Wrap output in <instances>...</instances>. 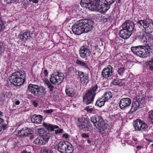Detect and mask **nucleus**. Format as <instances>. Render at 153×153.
<instances>
[{
	"instance_id": "nucleus-1",
	"label": "nucleus",
	"mask_w": 153,
	"mask_h": 153,
	"mask_svg": "<svg viewBox=\"0 0 153 153\" xmlns=\"http://www.w3.org/2000/svg\"><path fill=\"white\" fill-rule=\"evenodd\" d=\"M122 27V29L119 32V36L123 39H127L132 33L134 30V24L131 21H128L123 24Z\"/></svg>"
},
{
	"instance_id": "nucleus-2",
	"label": "nucleus",
	"mask_w": 153,
	"mask_h": 153,
	"mask_svg": "<svg viewBox=\"0 0 153 153\" xmlns=\"http://www.w3.org/2000/svg\"><path fill=\"white\" fill-rule=\"evenodd\" d=\"M25 76V74L24 72L16 71L12 74L9 78V80L12 84L19 86L24 84Z\"/></svg>"
},
{
	"instance_id": "nucleus-3",
	"label": "nucleus",
	"mask_w": 153,
	"mask_h": 153,
	"mask_svg": "<svg viewBox=\"0 0 153 153\" xmlns=\"http://www.w3.org/2000/svg\"><path fill=\"white\" fill-rule=\"evenodd\" d=\"M91 3V5L89 9L93 11H99L104 13L106 12L109 8V7L106 5V3H103L100 0H93Z\"/></svg>"
},
{
	"instance_id": "nucleus-4",
	"label": "nucleus",
	"mask_w": 153,
	"mask_h": 153,
	"mask_svg": "<svg viewBox=\"0 0 153 153\" xmlns=\"http://www.w3.org/2000/svg\"><path fill=\"white\" fill-rule=\"evenodd\" d=\"M131 50L134 54L142 57L148 56L152 53L150 47L144 46L133 47L131 48Z\"/></svg>"
},
{
	"instance_id": "nucleus-5",
	"label": "nucleus",
	"mask_w": 153,
	"mask_h": 153,
	"mask_svg": "<svg viewBox=\"0 0 153 153\" xmlns=\"http://www.w3.org/2000/svg\"><path fill=\"white\" fill-rule=\"evenodd\" d=\"M27 89L29 92L39 97H44L46 94L45 88L44 86L39 87L37 85L30 84Z\"/></svg>"
},
{
	"instance_id": "nucleus-6",
	"label": "nucleus",
	"mask_w": 153,
	"mask_h": 153,
	"mask_svg": "<svg viewBox=\"0 0 153 153\" xmlns=\"http://www.w3.org/2000/svg\"><path fill=\"white\" fill-rule=\"evenodd\" d=\"M91 120L95 127L99 130V132L100 134H103L105 133L106 126L102 118L96 115L91 117Z\"/></svg>"
},
{
	"instance_id": "nucleus-7",
	"label": "nucleus",
	"mask_w": 153,
	"mask_h": 153,
	"mask_svg": "<svg viewBox=\"0 0 153 153\" xmlns=\"http://www.w3.org/2000/svg\"><path fill=\"white\" fill-rule=\"evenodd\" d=\"M137 25L147 34H150L153 32V24L150 20L139 21L137 22Z\"/></svg>"
},
{
	"instance_id": "nucleus-8",
	"label": "nucleus",
	"mask_w": 153,
	"mask_h": 153,
	"mask_svg": "<svg viewBox=\"0 0 153 153\" xmlns=\"http://www.w3.org/2000/svg\"><path fill=\"white\" fill-rule=\"evenodd\" d=\"M97 88V85H96L86 91V95L83 98L85 103L86 105H88L92 102L96 95Z\"/></svg>"
},
{
	"instance_id": "nucleus-9",
	"label": "nucleus",
	"mask_w": 153,
	"mask_h": 153,
	"mask_svg": "<svg viewBox=\"0 0 153 153\" xmlns=\"http://www.w3.org/2000/svg\"><path fill=\"white\" fill-rule=\"evenodd\" d=\"M64 74L62 73L57 72L52 74L50 78V81L53 85L60 83L64 79Z\"/></svg>"
},
{
	"instance_id": "nucleus-10",
	"label": "nucleus",
	"mask_w": 153,
	"mask_h": 153,
	"mask_svg": "<svg viewBox=\"0 0 153 153\" xmlns=\"http://www.w3.org/2000/svg\"><path fill=\"white\" fill-rule=\"evenodd\" d=\"M88 21L87 19H82L77 21V35H80L83 33L85 25L88 23Z\"/></svg>"
},
{
	"instance_id": "nucleus-11",
	"label": "nucleus",
	"mask_w": 153,
	"mask_h": 153,
	"mask_svg": "<svg viewBox=\"0 0 153 153\" xmlns=\"http://www.w3.org/2000/svg\"><path fill=\"white\" fill-rule=\"evenodd\" d=\"M131 103L130 99L127 98H123L120 101L119 106L122 109L125 110L130 106Z\"/></svg>"
},
{
	"instance_id": "nucleus-12",
	"label": "nucleus",
	"mask_w": 153,
	"mask_h": 153,
	"mask_svg": "<svg viewBox=\"0 0 153 153\" xmlns=\"http://www.w3.org/2000/svg\"><path fill=\"white\" fill-rule=\"evenodd\" d=\"M78 75L79 77L80 78L82 84L83 85H86L89 81V77L88 75L82 72H79Z\"/></svg>"
},
{
	"instance_id": "nucleus-13",
	"label": "nucleus",
	"mask_w": 153,
	"mask_h": 153,
	"mask_svg": "<svg viewBox=\"0 0 153 153\" xmlns=\"http://www.w3.org/2000/svg\"><path fill=\"white\" fill-rule=\"evenodd\" d=\"M32 131L28 128H22L19 130L17 133V135L21 137H28L31 134Z\"/></svg>"
},
{
	"instance_id": "nucleus-14",
	"label": "nucleus",
	"mask_w": 153,
	"mask_h": 153,
	"mask_svg": "<svg viewBox=\"0 0 153 153\" xmlns=\"http://www.w3.org/2000/svg\"><path fill=\"white\" fill-rule=\"evenodd\" d=\"M139 39L140 42L144 44H146L147 43V45H149L150 43L151 44L153 42V39L146 35L140 36Z\"/></svg>"
},
{
	"instance_id": "nucleus-15",
	"label": "nucleus",
	"mask_w": 153,
	"mask_h": 153,
	"mask_svg": "<svg viewBox=\"0 0 153 153\" xmlns=\"http://www.w3.org/2000/svg\"><path fill=\"white\" fill-rule=\"evenodd\" d=\"M67 144H69V142L67 141L60 142L56 145V148L55 149L59 152L63 153Z\"/></svg>"
},
{
	"instance_id": "nucleus-16",
	"label": "nucleus",
	"mask_w": 153,
	"mask_h": 153,
	"mask_svg": "<svg viewBox=\"0 0 153 153\" xmlns=\"http://www.w3.org/2000/svg\"><path fill=\"white\" fill-rule=\"evenodd\" d=\"M79 53L80 56L83 58H84L89 56L90 52L89 50L86 47L83 46L80 48Z\"/></svg>"
},
{
	"instance_id": "nucleus-17",
	"label": "nucleus",
	"mask_w": 153,
	"mask_h": 153,
	"mask_svg": "<svg viewBox=\"0 0 153 153\" xmlns=\"http://www.w3.org/2000/svg\"><path fill=\"white\" fill-rule=\"evenodd\" d=\"M142 104L139 101H135L132 102L131 108L130 110L129 113H132L137 110L138 108H142Z\"/></svg>"
},
{
	"instance_id": "nucleus-18",
	"label": "nucleus",
	"mask_w": 153,
	"mask_h": 153,
	"mask_svg": "<svg viewBox=\"0 0 153 153\" xmlns=\"http://www.w3.org/2000/svg\"><path fill=\"white\" fill-rule=\"evenodd\" d=\"M113 68H105L102 71V75L103 77L107 78L111 76L112 74V71Z\"/></svg>"
},
{
	"instance_id": "nucleus-19",
	"label": "nucleus",
	"mask_w": 153,
	"mask_h": 153,
	"mask_svg": "<svg viewBox=\"0 0 153 153\" xmlns=\"http://www.w3.org/2000/svg\"><path fill=\"white\" fill-rule=\"evenodd\" d=\"M30 118L32 122L37 124L40 123L43 119V117L41 115L36 114L33 115Z\"/></svg>"
},
{
	"instance_id": "nucleus-20",
	"label": "nucleus",
	"mask_w": 153,
	"mask_h": 153,
	"mask_svg": "<svg viewBox=\"0 0 153 153\" xmlns=\"http://www.w3.org/2000/svg\"><path fill=\"white\" fill-rule=\"evenodd\" d=\"M78 120L79 122L78 123V127L80 129L83 130L85 127V126L87 124L86 122H85V118H78Z\"/></svg>"
},
{
	"instance_id": "nucleus-21",
	"label": "nucleus",
	"mask_w": 153,
	"mask_h": 153,
	"mask_svg": "<svg viewBox=\"0 0 153 153\" xmlns=\"http://www.w3.org/2000/svg\"><path fill=\"white\" fill-rule=\"evenodd\" d=\"M43 125L49 131H53L54 129H58L59 128L57 126L45 123H44Z\"/></svg>"
},
{
	"instance_id": "nucleus-22",
	"label": "nucleus",
	"mask_w": 153,
	"mask_h": 153,
	"mask_svg": "<svg viewBox=\"0 0 153 153\" xmlns=\"http://www.w3.org/2000/svg\"><path fill=\"white\" fill-rule=\"evenodd\" d=\"M19 37L23 42L26 41L30 37V33L29 32H26L23 34L19 35Z\"/></svg>"
},
{
	"instance_id": "nucleus-23",
	"label": "nucleus",
	"mask_w": 153,
	"mask_h": 153,
	"mask_svg": "<svg viewBox=\"0 0 153 153\" xmlns=\"http://www.w3.org/2000/svg\"><path fill=\"white\" fill-rule=\"evenodd\" d=\"M88 23H86L85 25L83 28V33H87L90 31L91 29L92 25L91 24V21L88 19Z\"/></svg>"
},
{
	"instance_id": "nucleus-24",
	"label": "nucleus",
	"mask_w": 153,
	"mask_h": 153,
	"mask_svg": "<svg viewBox=\"0 0 153 153\" xmlns=\"http://www.w3.org/2000/svg\"><path fill=\"white\" fill-rule=\"evenodd\" d=\"M93 0H81L80 4L82 7L88 8L90 9V7L91 5V2Z\"/></svg>"
},
{
	"instance_id": "nucleus-25",
	"label": "nucleus",
	"mask_w": 153,
	"mask_h": 153,
	"mask_svg": "<svg viewBox=\"0 0 153 153\" xmlns=\"http://www.w3.org/2000/svg\"><path fill=\"white\" fill-rule=\"evenodd\" d=\"M143 121L140 119H137L134 121L133 125L136 131H139L141 125Z\"/></svg>"
},
{
	"instance_id": "nucleus-26",
	"label": "nucleus",
	"mask_w": 153,
	"mask_h": 153,
	"mask_svg": "<svg viewBox=\"0 0 153 153\" xmlns=\"http://www.w3.org/2000/svg\"><path fill=\"white\" fill-rule=\"evenodd\" d=\"M112 97V94L109 91L106 92L105 93L104 95L102 97L106 102L110 100Z\"/></svg>"
},
{
	"instance_id": "nucleus-27",
	"label": "nucleus",
	"mask_w": 153,
	"mask_h": 153,
	"mask_svg": "<svg viewBox=\"0 0 153 153\" xmlns=\"http://www.w3.org/2000/svg\"><path fill=\"white\" fill-rule=\"evenodd\" d=\"M65 150L63 153H71L73 150V147L72 145L69 142V144H67Z\"/></svg>"
},
{
	"instance_id": "nucleus-28",
	"label": "nucleus",
	"mask_w": 153,
	"mask_h": 153,
	"mask_svg": "<svg viewBox=\"0 0 153 153\" xmlns=\"http://www.w3.org/2000/svg\"><path fill=\"white\" fill-rule=\"evenodd\" d=\"M33 143L36 145H42L45 144L41 136L38 137L34 141Z\"/></svg>"
},
{
	"instance_id": "nucleus-29",
	"label": "nucleus",
	"mask_w": 153,
	"mask_h": 153,
	"mask_svg": "<svg viewBox=\"0 0 153 153\" xmlns=\"http://www.w3.org/2000/svg\"><path fill=\"white\" fill-rule=\"evenodd\" d=\"M41 136L42 138L43 141L45 144L48 142L50 137V134L48 133L44 134Z\"/></svg>"
},
{
	"instance_id": "nucleus-30",
	"label": "nucleus",
	"mask_w": 153,
	"mask_h": 153,
	"mask_svg": "<svg viewBox=\"0 0 153 153\" xmlns=\"http://www.w3.org/2000/svg\"><path fill=\"white\" fill-rule=\"evenodd\" d=\"M148 128V125L144 121H143L139 131H147Z\"/></svg>"
},
{
	"instance_id": "nucleus-31",
	"label": "nucleus",
	"mask_w": 153,
	"mask_h": 153,
	"mask_svg": "<svg viewBox=\"0 0 153 153\" xmlns=\"http://www.w3.org/2000/svg\"><path fill=\"white\" fill-rule=\"evenodd\" d=\"M112 84L114 85L120 86L123 85L124 84V83L122 82V80L121 79H114L112 82Z\"/></svg>"
},
{
	"instance_id": "nucleus-32",
	"label": "nucleus",
	"mask_w": 153,
	"mask_h": 153,
	"mask_svg": "<svg viewBox=\"0 0 153 153\" xmlns=\"http://www.w3.org/2000/svg\"><path fill=\"white\" fill-rule=\"evenodd\" d=\"M106 101L102 97L101 98L97 100L96 103L95 105L99 107H101L103 106Z\"/></svg>"
},
{
	"instance_id": "nucleus-33",
	"label": "nucleus",
	"mask_w": 153,
	"mask_h": 153,
	"mask_svg": "<svg viewBox=\"0 0 153 153\" xmlns=\"http://www.w3.org/2000/svg\"><path fill=\"white\" fill-rule=\"evenodd\" d=\"M65 92L67 95L70 97H72L74 95V93L73 90L71 88H66Z\"/></svg>"
},
{
	"instance_id": "nucleus-34",
	"label": "nucleus",
	"mask_w": 153,
	"mask_h": 153,
	"mask_svg": "<svg viewBox=\"0 0 153 153\" xmlns=\"http://www.w3.org/2000/svg\"><path fill=\"white\" fill-rule=\"evenodd\" d=\"M45 83L48 86L49 88L50 91H52L53 90L54 86L49 82L48 80L46 81Z\"/></svg>"
},
{
	"instance_id": "nucleus-35",
	"label": "nucleus",
	"mask_w": 153,
	"mask_h": 153,
	"mask_svg": "<svg viewBox=\"0 0 153 153\" xmlns=\"http://www.w3.org/2000/svg\"><path fill=\"white\" fill-rule=\"evenodd\" d=\"M41 153H53V152L47 148H44L41 150Z\"/></svg>"
},
{
	"instance_id": "nucleus-36",
	"label": "nucleus",
	"mask_w": 153,
	"mask_h": 153,
	"mask_svg": "<svg viewBox=\"0 0 153 153\" xmlns=\"http://www.w3.org/2000/svg\"><path fill=\"white\" fill-rule=\"evenodd\" d=\"M7 128V125L4 123V121L0 125V129H1V131L2 129L4 130Z\"/></svg>"
},
{
	"instance_id": "nucleus-37",
	"label": "nucleus",
	"mask_w": 153,
	"mask_h": 153,
	"mask_svg": "<svg viewBox=\"0 0 153 153\" xmlns=\"http://www.w3.org/2000/svg\"><path fill=\"white\" fill-rule=\"evenodd\" d=\"M85 126V127L83 129L85 131H88L92 130V127L91 126L87 125V124Z\"/></svg>"
},
{
	"instance_id": "nucleus-38",
	"label": "nucleus",
	"mask_w": 153,
	"mask_h": 153,
	"mask_svg": "<svg viewBox=\"0 0 153 153\" xmlns=\"http://www.w3.org/2000/svg\"><path fill=\"white\" fill-rule=\"evenodd\" d=\"M54 111V110L52 109L46 110L43 111V112L49 115L51 114Z\"/></svg>"
},
{
	"instance_id": "nucleus-39",
	"label": "nucleus",
	"mask_w": 153,
	"mask_h": 153,
	"mask_svg": "<svg viewBox=\"0 0 153 153\" xmlns=\"http://www.w3.org/2000/svg\"><path fill=\"white\" fill-rule=\"evenodd\" d=\"M20 0H4V1L7 4H10L15 2L16 3H19Z\"/></svg>"
},
{
	"instance_id": "nucleus-40",
	"label": "nucleus",
	"mask_w": 153,
	"mask_h": 153,
	"mask_svg": "<svg viewBox=\"0 0 153 153\" xmlns=\"http://www.w3.org/2000/svg\"><path fill=\"white\" fill-rule=\"evenodd\" d=\"M115 1V0H105V1L106 2V5L110 7L109 5L114 3Z\"/></svg>"
},
{
	"instance_id": "nucleus-41",
	"label": "nucleus",
	"mask_w": 153,
	"mask_h": 153,
	"mask_svg": "<svg viewBox=\"0 0 153 153\" xmlns=\"http://www.w3.org/2000/svg\"><path fill=\"white\" fill-rule=\"evenodd\" d=\"M146 65L149 67H153V57L151 61L147 62Z\"/></svg>"
},
{
	"instance_id": "nucleus-42",
	"label": "nucleus",
	"mask_w": 153,
	"mask_h": 153,
	"mask_svg": "<svg viewBox=\"0 0 153 153\" xmlns=\"http://www.w3.org/2000/svg\"><path fill=\"white\" fill-rule=\"evenodd\" d=\"M77 64L79 66H83L85 67L86 66L85 63L79 60H77Z\"/></svg>"
},
{
	"instance_id": "nucleus-43",
	"label": "nucleus",
	"mask_w": 153,
	"mask_h": 153,
	"mask_svg": "<svg viewBox=\"0 0 153 153\" xmlns=\"http://www.w3.org/2000/svg\"><path fill=\"white\" fill-rule=\"evenodd\" d=\"M146 86L149 88H153V82L152 81L148 82Z\"/></svg>"
},
{
	"instance_id": "nucleus-44",
	"label": "nucleus",
	"mask_w": 153,
	"mask_h": 153,
	"mask_svg": "<svg viewBox=\"0 0 153 153\" xmlns=\"http://www.w3.org/2000/svg\"><path fill=\"white\" fill-rule=\"evenodd\" d=\"M125 70L124 68H120L118 70V72L119 74L121 75L123 74Z\"/></svg>"
},
{
	"instance_id": "nucleus-45",
	"label": "nucleus",
	"mask_w": 153,
	"mask_h": 153,
	"mask_svg": "<svg viewBox=\"0 0 153 153\" xmlns=\"http://www.w3.org/2000/svg\"><path fill=\"white\" fill-rule=\"evenodd\" d=\"M148 117L149 119L153 117V110H152L148 112Z\"/></svg>"
},
{
	"instance_id": "nucleus-46",
	"label": "nucleus",
	"mask_w": 153,
	"mask_h": 153,
	"mask_svg": "<svg viewBox=\"0 0 153 153\" xmlns=\"http://www.w3.org/2000/svg\"><path fill=\"white\" fill-rule=\"evenodd\" d=\"M76 25L75 24H74V25L72 27V30L74 33L75 34H76Z\"/></svg>"
},
{
	"instance_id": "nucleus-47",
	"label": "nucleus",
	"mask_w": 153,
	"mask_h": 153,
	"mask_svg": "<svg viewBox=\"0 0 153 153\" xmlns=\"http://www.w3.org/2000/svg\"><path fill=\"white\" fill-rule=\"evenodd\" d=\"M63 131V130L61 128H59L57 130H55V133L56 134H59L62 133Z\"/></svg>"
},
{
	"instance_id": "nucleus-48",
	"label": "nucleus",
	"mask_w": 153,
	"mask_h": 153,
	"mask_svg": "<svg viewBox=\"0 0 153 153\" xmlns=\"http://www.w3.org/2000/svg\"><path fill=\"white\" fill-rule=\"evenodd\" d=\"M85 109L87 111H89L90 112H91L93 110V109L92 108H89V106L86 107L85 108Z\"/></svg>"
},
{
	"instance_id": "nucleus-49",
	"label": "nucleus",
	"mask_w": 153,
	"mask_h": 153,
	"mask_svg": "<svg viewBox=\"0 0 153 153\" xmlns=\"http://www.w3.org/2000/svg\"><path fill=\"white\" fill-rule=\"evenodd\" d=\"M81 137L82 138H88L89 136L88 134H87L85 133H83L81 135Z\"/></svg>"
},
{
	"instance_id": "nucleus-50",
	"label": "nucleus",
	"mask_w": 153,
	"mask_h": 153,
	"mask_svg": "<svg viewBox=\"0 0 153 153\" xmlns=\"http://www.w3.org/2000/svg\"><path fill=\"white\" fill-rule=\"evenodd\" d=\"M34 107H37L38 105V103L36 101H33L32 102V103Z\"/></svg>"
},
{
	"instance_id": "nucleus-51",
	"label": "nucleus",
	"mask_w": 153,
	"mask_h": 153,
	"mask_svg": "<svg viewBox=\"0 0 153 153\" xmlns=\"http://www.w3.org/2000/svg\"><path fill=\"white\" fill-rule=\"evenodd\" d=\"M69 137V135L67 134H63L62 137L63 138L66 139L68 138Z\"/></svg>"
},
{
	"instance_id": "nucleus-52",
	"label": "nucleus",
	"mask_w": 153,
	"mask_h": 153,
	"mask_svg": "<svg viewBox=\"0 0 153 153\" xmlns=\"http://www.w3.org/2000/svg\"><path fill=\"white\" fill-rule=\"evenodd\" d=\"M44 75L45 76H47L48 74V72L47 70L45 69L44 71Z\"/></svg>"
},
{
	"instance_id": "nucleus-53",
	"label": "nucleus",
	"mask_w": 153,
	"mask_h": 153,
	"mask_svg": "<svg viewBox=\"0 0 153 153\" xmlns=\"http://www.w3.org/2000/svg\"><path fill=\"white\" fill-rule=\"evenodd\" d=\"M43 132V130L42 128H40L38 130V132L40 134H42Z\"/></svg>"
},
{
	"instance_id": "nucleus-54",
	"label": "nucleus",
	"mask_w": 153,
	"mask_h": 153,
	"mask_svg": "<svg viewBox=\"0 0 153 153\" xmlns=\"http://www.w3.org/2000/svg\"><path fill=\"white\" fill-rule=\"evenodd\" d=\"M1 98L3 100L5 99V94L4 93H2L1 94Z\"/></svg>"
},
{
	"instance_id": "nucleus-55",
	"label": "nucleus",
	"mask_w": 153,
	"mask_h": 153,
	"mask_svg": "<svg viewBox=\"0 0 153 153\" xmlns=\"http://www.w3.org/2000/svg\"><path fill=\"white\" fill-rule=\"evenodd\" d=\"M32 133L31 132V134L28 137H30V139L31 140L33 139L34 138V136L33 135H31Z\"/></svg>"
},
{
	"instance_id": "nucleus-56",
	"label": "nucleus",
	"mask_w": 153,
	"mask_h": 153,
	"mask_svg": "<svg viewBox=\"0 0 153 153\" xmlns=\"http://www.w3.org/2000/svg\"><path fill=\"white\" fill-rule=\"evenodd\" d=\"M3 24L2 22L0 21V32L1 31L2 29V25Z\"/></svg>"
},
{
	"instance_id": "nucleus-57",
	"label": "nucleus",
	"mask_w": 153,
	"mask_h": 153,
	"mask_svg": "<svg viewBox=\"0 0 153 153\" xmlns=\"http://www.w3.org/2000/svg\"><path fill=\"white\" fill-rule=\"evenodd\" d=\"M69 20H70L69 19H68V18L66 19L65 22H64V23H65V24L69 22Z\"/></svg>"
},
{
	"instance_id": "nucleus-58",
	"label": "nucleus",
	"mask_w": 153,
	"mask_h": 153,
	"mask_svg": "<svg viewBox=\"0 0 153 153\" xmlns=\"http://www.w3.org/2000/svg\"><path fill=\"white\" fill-rule=\"evenodd\" d=\"M78 147H79L80 149H83L84 148V146L82 145H79Z\"/></svg>"
},
{
	"instance_id": "nucleus-59",
	"label": "nucleus",
	"mask_w": 153,
	"mask_h": 153,
	"mask_svg": "<svg viewBox=\"0 0 153 153\" xmlns=\"http://www.w3.org/2000/svg\"><path fill=\"white\" fill-rule=\"evenodd\" d=\"M20 102L19 101V100H17V101H16L15 102V104L16 105H19L20 104Z\"/></svg>"
},
{
	"instance_id": "nucleus-60",
	"label": "nucleus",
	"mask_w": 153,
	"mask_h": 153,
	"mask_svg": "<svg viewBox=\"0 0 153 153\" xmlns=\"http://www.w3.org/2000/svg\"><path fill=\"white\" fill-rule=\"evenodd\" d=\"M143 146L141 147V146H136V148H137V149H141L142 148H143Z\"/></svg>"
},
{
	"instance_id": "nucleus-61",
	"label": "nucleus",
	"mask_w": 153,
	"mask_h": 153,
	"mask_svg": "<svg viewBox=\"0 0 153 153\" xmlns=\"http://www.w3.org/2000/svg\"><path fill=\"white\" fill-rule=\"evenodd\" d=\"M33 3H37L38 2V0H34L33 1Z\"/></svg>"
},
{
	"instance_id": "nucleus-62",
	"label": "nucleus",
	"mask_w": 153,
	"mask_h": 153,
	"mask_svg": "<svg viewBox=\"0 0 153 153\" xmlns=\"http://www.w3.org/2000/svg\"><path fill=\"white\" fill-rule=\"evenodd\" d=\"M149 120L151 121L153 124V117L149 119Z\"/></svg>"
},
{
	"instance_id": "nucleus-63",
	"label": "nucleus",
	"mask_w": 153,
	"mask_h": 153,
	"mask_svg": "<svg viewBox=\"0 0 153 153\" xmlns=\"http://www.w3.org/2000/svg\"><path fill=\"white\" fill-rule=\"evenodd\" d=\"M91 141L90 140H87V143L88 144H90L91 143Z\"/></svg>"
},
{
	"instance_id": "nucleus-64",
	"label": "nucleus",
	"mask_w": 153,
	"mask_h": 153,
	"mask_svg": "<svg viewBox=\"0 0 153 153\" xmlns=\"http://www.w3.org/2000/svg\"><path fill=\"white\" fill-rule=\"evenodd\" d=\"M149 69L150 70L153 71V68H149Z\"/></svg>"
}]
</instances>
